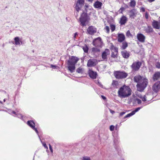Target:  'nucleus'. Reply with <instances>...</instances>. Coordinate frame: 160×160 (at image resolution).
I'll use <instances>...</instances> for the list:
<instances>
[{
	"mask_svg": "<svg viewBox=\"0 0 160 160\" xmlns=\"http://www.w3.org/2000/svg\"><path fill=\"white\" fill-rule=\"evenodd\" d=\"M132 90L128 86L124 85L120 87L118 91V96L122 98L128 97L131 95Z\"/></svg>",
	"mask_w": 160,
	"mask_h": 160,
	"instance_id": "f257e3e1",
	"label": "nucleus"
},
{
	"mask_svg": "<svg viewBox=\"0 0 160 160\" xmlns=\"http://www.w3.org/2000/svg\"><path fill=\"white\" fill-rule=\"evenodd\" d=\"M79 60V59L74 56H72L67 61L68 68L71 72H73L75 68V65Z\"/></svg>",
	"mask_w": 160,
	"mask_h": 160,
	"instance_id": "f03ea898",
	"label": "nucleus"
},
{
	"mask_svg": "<svg viewBox=\"0 0 160 160\" xmlns=\"http://www.w3.org/2000/svg\"><path fill=\"white\" fill-rule=\"evenodd\" d=\"M148 83V80L145 78H143L141 81L137 85V90L142 92L146 87Z\"/></svg>",
	"mask_w": 160,
	"mask_h": 160,
	"instance_id": "7ed1b4c3",
	"label": "nucleus"
},
{
	"mask_svg": "<svg viewBox=\"0 0 160 160\" xmlns=\"http://www.w3.org/2000/svg\"><path fill=\"white\" fill-rule=\"evenodd\" d=\"M87 15L86 13L83 12L80 18L79 22H80V24L82 26H86L90 20Z\"/></svg>",
	"mask_w": 160,
	"mask_h": 160,
	"instance_id": "20e7f679",
	"label": "nucleus"
},
{
	"mask_svg": "<svg viewBox=\"0 0 160 160\" xmlns=\"http://www.w3.org/2000/svg\"><path fill=\"white\" fill-rule=\"evenodd\" d=\"M114 74L115 77L118 79L125 78L128 75V74L125 72L120 71L114 72Z\"/></svg>",
	"mask_w": 160,
	"mask_h": 160,
	"instance_id": "39448f33",
	"label": "nucleus"
},
{
	"mask_svg": "<svg viewBox=\"0 0 160 160\" xmlns=\"http://www.w3.org/2000/svg\"><path fill=\"white\" fill-rule=\"evenodd\" d=\"M92 44L95 47H101L102 42L101 38L100 37H98L97 38L93 40Z\"/></svg>",
	"mask_w": 160,
	"mask_h": 160,
	"instance_id": "423d86ee",
	"label": "nucleus"
},
{
	"mask_svg": "<svg viewBox=\"0 0 160 160\" xmlns=\"http://www.w3.org/2000/svg\"><path fill=\"white\" fill-rule=\"evenodd\" d=\"M84 2V0H78L76 3V9L78 12L81 9Z\"/></svg>",
	"mask_w": 160,
	"mask_h": 160,
	"instance_id": "0eeeda50",
	"label": "nucleus"
},
{
	"mask_svg": "<svg viewBox=\"0 0 160 160\" xmlns=\"http://www.w3.org/2000/svg\"><path fill=\"white\" fill-rule=\"evenodd\" d=\"M141 65V63L139 61L136 62H133L131 66L132 69L134 71L138 70Z\"/></svg>",
	"mask_w": 160,
	"mask_h": 160,
	"instance_id": "6e6552de",
	"label": "nucleus"
},
{
	"mask_svg": "<svg viewBox=\"0 0 160 160\" xmlns=\"http://www.w3.org/2000/svg\"><path fill=\"white\" fill-rule=\"evenodd\" d=\"M112 52L111 57L113 58H117L118 56V49L113 46L112 48Z\"/></svg>",
	"mask_w": 160,
	"mask_h": 160,
	"instance_id": "1a4fd4ad",
	"label": "nucleus"
},
{
	"mask_svg": "<svg viewBox=\"0 0 160 160\" xmlns=\"http://www.w3.org/2000/svg\"><path fill=\"white\" fill-rule=\"evenodd\" d=\"M110 54V51L108 49H106L103 51L102 54V58L104 60H106L107 59L108 56Z\"/></svg>",
	"mask_w": 160,
	"mask_h": 160,
	"instance_id": "9d476101",
	"label": "nucleus"
},
{
	"mask_svg": "<svg viewBox=\"0 0 160 160\" xmlns=\"http://www.w3.org/2000/svg\"><path fill=\"white\" fill-rule=\"evenodd\" d=\"M97 61L95 59H90L88 61L87 66L89 67H93L96 65Z\"/></svg>",
	"mask_w": 160,
	"mask_h": 160,
	"instance_id": "9b49d317",
	"label": "nucleus"
},
{
	"mask_svg": "<svg viewBox=\"0 0 160 160\" xmlns=\"http://www.w3.org/2000/svg\"><path fill=\"white\" fill-rule=\"evenodd\" d=\"M137 37L138 41L140 42H145L146 37L142 34L141 33H138Z\"/></svg>",
	"mask_w": 160,
	"mask_h": 160,
	"instance_id": "f8f14e48",
	"label": "nucleus"
},
{
	"mask_svg": "<svg viewBox=\"0 0 160 160\" xmlns=\"http://www.w3.org/2000/svg\"><path fill=\"white\" fill-rule=\"evenodd\" d=\"M160 89V82H156L152 86V89L155 92H157Z\"/></svg>",
	"mask_w": 160,
	"mask_h": 160,
	"instance_id": "ddd939ff",
	"label": "nucleus"
},
{
	"mask_svg": "<svg viewBox=\"0 0 160 160\" xmlns=\"http://www.w3.org/2000/svg\"><path fill=\"white\" fill-rule=\"evenodd\" d=\"M96 28L93 26L89 27L87 29V32L90 34L92 35L96 32Z\"/></svg>",
	"mask_w": 160,
	"mask_h": 160,
	"instance_id": "4468645a",
	"label": "nucleus"
},
{
	"mask_svg": "<svg viewBox=\"0 0 160 160\" xmlns=\"http://www.w3.org/2000/svg\"><path fill=\"white\" fill-rule=\"evenodd\" d=\"M152 95L151 94H147L143 96L142 98V101H149L152 99Z\"/></svg>",
	"mask_w": 160,
	"mask_h": 160,
	"instance_id": "2eb2a0df",
	"label": "nucleus"
},
{
	"mask_svg": "<svg viewBox=\"0 0 160 160\" xmlns=\"http://www.w3.org/2000/svg\"><path fill=\"white\" fill-rule=\"evenodd\" d=\"M27 124L29 125L31 128L34 130L38 134V132L36 128H35V124L32 121H28L27 122Z\"/></svg>",
	"mask_w": 160,
	"mask_h": 160,
	"instance_id": "dca6fc26",
	"label": "nucleus"
},
{
	"mask_svg": "<svg viewBox=\"0 0 160 160\" xmlns=\"http://www.w3.org/2000/svg\"><path fill=\"white\" fill-rule=\"evenodd\" d=\"M85 11H84L83 12H85L87 14V15L90 14V13H91L92 12V9L91 6L88 5H85Z\"/></svg>",
	"mask_w": 160,
	"mask_h": 160,
	"instance_id": "f3484780",
	"label": "nucleus"
},
{
	"mask_svg": "<svg viewBox=\"0 0 160 160\" xmlns=\"http://www.w3.org/2000/svg\"><path fill=\"white\" fill-rule=\"evenodd\" d=\"M88 73L90 77L92 79H95L97 76L96 72H94L91 70L89 71Z\"/></svg>",
	"mask_w": 160,
	"mask_h": 160,
	"instance_id": "a211bd4d",
	"label": "nucleus"
},
{
	"mask_svg": "<svg viewBox=\"0 0 160 160\" xmlns=\"http://www.w3.org/2000/svg\"><path fill=\"white\" fill-rule=\"evenodd\" d=\"M152 25L153 28L155 29H158L160 28V23L158 21L153 20Z\"/></svg>",
	"mask_w": 160,
	"mask_h": 160,
	"instance_id": "6ab92c4d",
	"label": "nucleus"
},
{
	"mask_svg": "<svg viewBox=\"0 0 160 160\" xmlns=\"http://www.w3.org/2000/svg\"><path fill=\"white\" fill-rule=\"evenodd\" d=\"M121 53L122 57L125 58H128L130 55V52L126 50L122 51Z\"/></svg>",
	"mask_w": 160,
	"mask_h": 160,
	"instance_id": "aec40b11",
	"label": "nucleus"
},
{
	"mask_svg": "<svg viewBox=\"0 0 160 160\" xmlns=\"http://www.w3.org/2000/svg\"><path fill=\"white\" fill-rule=\"evenodd\" d=\"M125 39L124 35L122 33H119L118 34V40L119 42H122Z\"/></svg>",
	"mask_w": 160,
	"mask_h": 160,
	"instance_id": "412c9836",
	"label": "nucleus"
},
{
	"mask_svg": "<svg viewBox=\"0 0 160 160\" xmlns=\"http://www.w3.org/2000/svg\"><path fill=\"white\" fill-rule=\"evenodd\" d=\"M137 13V11L135 9H133L130 11L129 15L130 18H134L136 17Z\"/></svg>",
	"mask_w": 160,
	"mask_h": 160,
	"instance_id": "4be33fe9",
	"label": "nucleus"
},
{
	"mask_svg": "<svg viewBox=\"0 0 160 160\" xmlns=\"http://www.w3.org/2000/svg\"><path fill=\"white\" fill-rule=\"evenodd\" d=\"M15 44L17 46H20V43H22V40L19 37H16L14 38Z\"/></svg>",
	"mask_w": 160,
	"mask_h": 160,
	"instance_id": "5701e85b",
	"label": "nucleus"
},
{
	"mask_svg": "<svg viewBox=\"0 0 160 160\" xmlns=\"http://www.w3.org/2000/svg\"><path fill=\"white\" fill-rule=\"evenodd\" d=\"M143 78L140 75H137L134 77V81L137 82L138 83L140 82L143 79Z\"/></svg>",
	"mask_w": 160,
	"mask_h": 160,
	"instance_id": "b1692460",
	"label": "nucleus"
},
{
	"mask_svg": "<svg viewBox=\"0 0 160 160\" xmlns=\"http://www.w3.org/2000/svg\"><path fill=\"white\" fill-rule=\"evenodd\" d=\"M127 18L124 16H123L120 18V21H119V23L121 24V25H123L127 22Z\"/></svg>",
	"mask_w": 160,
	"mask_h": 160,
	"instance_id": "393cba45",
	"label": "nucleus"
},
{
	"mask_svg": "<svg viewBox=\"0 0 160 160\" xmlns=\"http://www.w3.org/2000/svg\"><path fill=\"white\" fill-rule=\"evenodd\" d=\"M160 78V72H156L153 75V79L154 81L158 80Z\"/></svg>",
	"mask_w": 160,
	"mask_h": 160,
	"instance_id": "a878e982",
	"label": "nucleus"
},
{
	"mask_svg": "<svg viewBox=\"0 0 160 160\" xmlns=\"http://www.w3.org/2000/svg\"><path fill=\"white\" fill-rule=\"evenodd\" d=\"M102 5V2H99L97 1L94 4V7L96 8H98L101 7Z\"/></svg>",
	"mask_w": 160,
	"mask_h": 160,
	"instance_id": "bb28decb",
	"label": "nucleus"
},
{
	"mask_svg": "<svg viewBox=\"0 0 160 160\" xmlns=\"http://www.w3.org/2000/svg\"><path fill=\"white\" fill-rule=\"evenodd\" d=\"M101 47H96L93 48H92V52L93 53H95L100 52V48Z\"/></svg>",
	"mask_w": 160,
	"mask_h": 160,
	"instance_id": "cd10ccee",
	"label": "nucleus"
},
{
	"mask_svg": "<svg viewBox=\"0 0 160 160\" xmlns=\"http://www.w3.org/2000/svg\"><path fill=\"white\" fill-rule=\"evenodd\" d=\"M76 72L82 74L84 72V69L80 67L77 69Z\"/></svg>",
	"mask_w": 160,
	"mask_h": 160,
	"instance_id": "c85d7f7f",
	"label": "nucleus"
},
{
	"mask_svg": "<svg viewBox=\"0 0 160 160\" xmlns=\"http://www.w3.org/2000/svg\"><path fill=\"white\" fill-rule=\"evenodd\" d=\"M147 33H150L153 32V29L150 26H148L145 29Z\"/></svg>",
	"mask_w": 160,
	"mask_h": 160,
	"instance_id": "c756f323",
	"label": "nucleus"
},
{
	"mask_svg": "<svg viewBox=\"0 0 160 160\" xmlns=\"http://www.w3.org/2000/svg\"><path fill=\"white\" fill-rule=\"evenodd\" d=\"M128 47V44L126 42H124L122 43L121 48L122 49L124 50Z\"/></svg>",
	"mask_w": 160,
	"mask_h": 160,
	"instance_id": "7c9ffc66",
	"label": "nucleus"
},
{
	"mask_svg": "<svg viewBox=\"0 0 160 160\" xmlns=\"http://www.w3.org/2000/svg\"><path fill=\"white\" fill-rule=\"evenodd\" d=\"M112 85L114 87H117L118 85V81H113L112 83Z\"/></svg>",
	"mask_w": 160,
	"mask_h": 160,
	"instance_id": "2f4dec72",
	"label": "nucleus"
},
{
	"mask_svg": "<svg viewBox=\"0 0 160 160\" xmlns=\"http://www.w3.org/2000/svg\"><path fill=\"white\" fill-rule=\"evenodd\" d=\"M83 49L85 52H88V49L86 45H85L83 47Z\"/></svg>",
	"mask_w": 160,
	"mask_h": 160,
	"instance_id": "473e14b6",
	"label": "nucleus"
},
{
	"mask_svg": "<svg viewBox=\"0 0 160 160\" xmlns=\"http://www.w3.org/2000/svg\"><path fill=\"white\" fill-rule=\"evenodd\" d=\"M110 28L112 32L114 31L115 28V26L113 24H111L110 25Z\"/></svg>",
	"mask_w": 160,
	"mask_h": 160,
	"instance_id": "72a5a7b5",
	"label": "nucleus"
},
{
	"mask_svg": "<svg viewBox=\"0 0 160 160\" xmlns=\"http://www.w3.org/2000/svg\"><path fill=\"white\" fill-rule=\"evenodd\" d=\"M82 160H91V159L88 157L84 156L82 157Z\"/></svg>",
	"mask_w": 160,
	"mask_h": 160,
	"instance_id": "f704fd0d",
	"label": "nucleus"
},
{
	"mask_svg": "<svg viewBox=\"0 0 160 160\" xmlns=\"http://www.w3.org/2000/svg\"><path fill=\"white\" fill-rule=\"evenodd\" d=\"M134 114V112L132 111L131 113L128 114L127 115H126L125 117V118H128L130 116H131Z\"/></svg>",
	"mask_w": 160,
	"mask_h": 160,
	"instance_id": "c9c22d12",
	"label": "nucleus"
},
{
	"mask_svg": "<svg viewBox=\"0 0 160 160\" xmlns=\"http://www.w3.org/2000/svg\"><path fill=\"white\" fill-rule=\"evenodd\" d=\"M104 30L105 31L107 32L108 33L109 32V28L108 26H106L104 28Z\"/></svg>",
	"mask_w": 160,
	"mask_h": 160,
	"instance_id": "e433bc0d",
	"label": "nucleus"
},
{
	"mask_svg": "<svg viewBox=\"0 0 160 160\" xmlns=\"http://www.w3.org/2000/svg\"><path fill=\"white\" fill-rule=\"evenodd\" d=\"M135 2L134 1H132L130 2V5L131 7H134L135 5Z\"/></svg>",
	"mask_w": 160,
	"mask_h": 160,
	"instance_id": "4c0bfd02",
	"label": "nucleus"
},
{
	"mask_svg": "<svg viewBox=\"0 0 160 160\" xmlns=\"http://www.w3.org/2000/svg\"><path fill=\"white\" fill-rule=\"evenodd\" d=\"M126 36L127 37H132V35L130 33L129 30H128L126 32Z\"/></svg>",
	"mask_w": 160,
	"mask_h": 160,
	"instance_id": "58836bf2",
	"label": "nucleus"
},
{
	"mask_svg": "<svg viewBox=\"0 0 160 160\" xmlns=\"http://www.w3.org/2000/svg\"><path fill=\"white\" fill-rule=\"evenodd\" d=\"M78 33L77 32H76L75 33H74V35L73 36V38L74 40H75L76 39V37L78 35Z\"/></svg>",
	"mask_w": 160,
	"mask_h": 160,
	"instance_id": "ea45409f",
	"label": "nucleus"
},
{
	"mask_svg": "<svg viewBox=\"0 0 160 160\" xmlns=\"http://www.w3.org/2000/svg\"><path fill=\"white\" fill-rule=\"evenodd\" d=\"M155 66L156 68H160V63L159 62H157L156 63Z\"/></svg>",
	"mask_w": 160,
	"mask_h": 160,
	"instance_id": "a19ab883",
	"label": "nucleus"
},
{
	"mask_svg": "<svg viewBox=\"0 0 160 160\" xmlns=\"http://www.w3.org/2000/svg\"><path fill=\"white\" fill-rule=\"evenodd\" d=\"M140 108H136L134 110L132 111V112H134V114H135V113L137 112L140 109Z\"/></svg>",
	"mask_w": 160,
	"mask_h": 160,
	"instance_id": "79ce46f5",
	"label": "nucleus"
},
{
	"mask_svg": "<svg viewBox=\"0 0 160 160\" xmlns=\"http://www.w3.org/2000/svg\"><path fill=\"white\" fill-rule=\"evenodd\" d=\"M136 101L137 102L138 104H141L142 102L141 101L140 99L138 98L136 99Z\"/></svg>",
	"mask_w": 160,
	"mask_h": 160,
	"instance_id": "37998d69",
	"label": "nucleus"
},
{
	"mask_svg": "<svg viewBox=\"0 0 160 160\" xmlns=\"http://www.w3.org/2000/svg\"><path fill=\"white\" fill-rule=\"evenodd\" d=\"M114 129V126L113 125H111L110 127V129L111 131H112Z\"/></svg>",
	"mask_w": 160,
	"mask_h": 160,
	"instance_id": "c03bdc74",
	"label": "nucleus"
},
{
	"mask_svg": "<svg viewBox=\"0 0 160 160\" xmlns=\"http://www.w3.org/2000/svg\"><path fill=\"white\" fill-rule=\"evenodd\" d=\"M145 18L146 19H148V14L147 12H146L145 15Z\"/></svg>",
	"mask_w": 160,
	"mask_h": 160,
	"instance_id": "a18cd8bd",
	"label": "nucleus"
},
{
	"mask_svg": "<svg viewBox=\"0 0 160 160\" xmlns=\"http://www.w3.org/2000/svg\"><path fill=\"white\" fill-rule=\"evenodd\" d=\"M49 148L51 152L52 153L53 152V149L52 147V146L50 144H49Z\"/></svg>",
	"mask_w": 160,
	"mask_h": 160,
	"instance_id": "49530a36",
	"label": "nucleus"
},
{
	"mask_svg": "<svg viewBox=\"0 0 160 160\" xmlns=\"http://www.w3.org/2000/svg\"><path fill=\"white\" fill-rule=\"evenodd\" d=\"M42 145H43V146L46 149H48V147L47 146V145L46 144L44 143V142H42Z\"/></svg>",
	"mask_w": 160,
	"mask_h": 160,
	"instance_id": "de8ad7c7",
	"label": "nucleus"
},
{
	"mask_svg": "<svg viewBox=\"0 0 160 160\" xmlns=\"http://www.w3.org/2000/svg\"><path fill=\"white\" fill-rule=\"evenodd\" d=\"M138 96L139 98H140L142 99V98L143 97V96H142V95L141 94H138Z\"/></svg>",
	"mask_w": 160,
	"mask_h": 160,
	"instance_id": "09e8293b",
	"label": "nucleus"
},
{
	"mask_svg": "<svg viewBox=\"0 0 160 160\" xmlns=\"http://www.w3.org/2000/svg\"><path fill=\"white\" fill-rule=\"evenodd\" d=\"M140 9L142 12H144L145 11V9L143 8H141Z\"/></svg>",
	"mask_w": 160,
	"mask_h": 160,
	"instance_id": "8fccbe9b",
	"label": "nucleus"
},
{
	"mask_svg": "<svg viewBox=\"0 0 160 160\" xmlns=\"http://www.w3.org/2000/svg\"><path fill=\"white\" fill-rule=\"evenodd\" d=\"M17 116L19 118H22V115L20 114H17Z\"/></svg>",
	"mask_w": 160,
	"mask_h": 160,
	"instance_id": "3c124183",
	"label": "nucleus"
},
{
	"mask_svg": "<svg viewBox=\"0 0 160 160\" xmlns=\"http://www.w3.org/2000/svg\"><path fill=\"white\" fill-rule=\"evenodd\" d=\"M51 67L52 68H55L56 67V66L53 65H51Z\"/></svg>",
	"mask_w": 160,
	"mask_h": 160,
	"instance_id": "603ef678",
	"label": "nucleus"
},
{
	"mask_svg": "<svg viewBox=\"0 0 160 160\" xmlns=\"http://www.w3.org/2000/svg\"><path fill=\"white\" fill-rule=\"evenodd\" d=\"M125 112H122L120 113V115L121 116H122L124 114H125Z\"/></svg>",
	"mask_w": 160,
	"mask_h": 160,
	"instance_id": "864d4df0",
	"label": "nucleus"
},
{
	"mask_svg": "<svg viewBox=\"0 0 160 160\" xmlns=\"http://www.w3.org/2000/svg\"><path fill=\"white\" fill-rule=\"evenodd\" d=\"M110 112L112 113V114L114 113L115 112L114 111L110 109Z\"/></svg>",
	"mask_w": 160,
	"mask_h": 160,
	"instance_id": "5fc2aeb1",
	"label": "nucleus"
},
{
	"mask_svg": "<svg viewBox=\"0 0 160 160\" xmlns=\"http://www.w3.org/2000/svg\"><path fill=\"white\" fill-rule=\"evenodd\" d=\"M154 1L155 0H148V1L150 2H152Z\"/></svg>",
	"mask_w": 160,
	"mask_h": 160,
	"instance_id": "6e6d98bb",
	"label": "nucleus"
},
{
	"mask_svg": "<svg viewBox=\"0 0 160 160\" xmlns=\"http://www.w3.org/2000/svg\"><path fill=\"white\" fill-rule=\"evenodd\" d=\"M102 98L103 99H106V98H105V97H104V96H102Z\"/></svg>",
	"mask_w": 160,
	"mask_h": 160,
	"instance_id": "4d7b16f0",
	"label": "nucleus"
},
{
	"mask_svg": "<svg viewBox=\"0 0 160 160\" xmlns=\"http://www.w3.org/2000/svg\"><path fill=\"white\" fill-rule=\"evenodd\" d=\"M12 113L13 114H15L16 115H17L16 114V112H14V111H12Z\"/></svg>",
	"mask_w": 160,
	"mask_h": 160,
	"instance_id": "13d9d810",
	"label": "nucleus"
},
{
	"mask_svg": "<svg viewBox=\"0 0 160 160\" xmlns=\"http://www.w3.org/2000/svg\"><path fill=\"white\" fill-rule=\"evenodd\" d=\"M89 2H92L93 0H88Z\"/></svg>",
	"mask_w": 160,
	"mask_h": 160,
	"instance_id": "bf43d9fd",
	"label": "nucleus"
},
{
	"mask_svg": "<svg viewBox=\"0 0 160 160\" xmlns=\"http://www.w3.org/2000/svg\"><path fill=\"white\" fill-rule=\"evenodd\" d=\"M158 21H159L158 22H159L160 23V17H159L158 18Z\"/></svg>",
	"mask_w": 160,
	"mask_h": 160,
	"instance_id": "052dcab7",
	"label": "nucleus"
},
{
	"mask_svg": "<svg viewBox=\"0 0 160 160\" xmlns=\"http://www.w3.org/2000/svg\"><path fill=\"white\" fill-rule=\"evenodd\" d=\"M3 101H4V102H5V99H4Z\"/></svg>",
	"mask_w": 160,
	"mask_h": 160,
	"instance_id": "680f3d73",
	"label": "nucleus"
},
{
	"mask_svg": "<svg viewBox=\"0 0 160 160\" xmlns=\"http://www.w3.org/2000/svg\"><path fill=\"white\" fill-rule=\"evenodd\" d=\"M1 92L0 91V94L1 93Z\"/></svg>",
	"mask_w": 160,
	"mask_h": 160,
	"instance_id": "e2e57ef3",
	"label": "nucleus"
}]
</instances>
